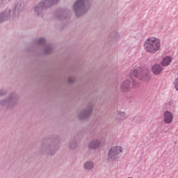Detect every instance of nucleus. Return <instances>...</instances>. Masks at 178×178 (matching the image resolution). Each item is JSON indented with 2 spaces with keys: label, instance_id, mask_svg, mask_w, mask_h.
Returning a JSON list of instances; mask_svg holds the SVG:
<instances>
[{
  "label": "nucleus",
  "instance_id": "obj_9",
  "mask_svg": "<svg viewBox=\"0 0 178 178\" xmlns=\"http://www.w3.org/2000/svg\"><path fill=\"white\" fill-rule=\"evenodd\" d=\"M98 147H99V142L98 140L92 141L89 145V147L92 149L98 148Z\"/></svg>",
  "mask_w": 178,
  "mask_h": 178
},
{
  "label": "nucleus",
  "instance_id": "obj_8",
  "mask_svg": "<svg viewBox=\"0 0 178 178\" xmlns=\"http://www.w3.org/2000/svg\"><path fill=\"white\" fill-rule=\"evenodd\" d=\"M152 72L154 74H160L162 72V67L159 64H156L152 67Z\"/></svg>",
  "mask_w": 178,
  "mask_h": 178
},
{
  "label": "nucleus",
  "instance_id": "obj_4",
  "mask_svg": "<svg viewBox=\"0 0 178 178\" xmlns=\"http://www.w3.org/2000/svg\"><path fill=\"white\" fill-rule=\"evenodd\" d=\"M120 152H122L121 147H111L108 152V161H109L110 162L114 161V159H116V155H118V154H120Z\"/></svg>",
  "mask_w": 178,
  "mask_h": 178
},
{
  "label": "nucleus",
  "instance_id": "obj_6",
  "mask_svg": "<svg viewBox=\"0 0 178 178\" xmlns=\"http://www.w3.org/2000/svg\"><path fill=\"white\" fill-rule=\"evenodd\" d=\"M164 122L165 123L169 124L173 122V115L169 111H165L164 113Z\"/></svg>",
  "mask_w": 178,
  "mask_h": 178
},
{
  "label": "nucleus",
  "instance_id": "obj_1",
  "mask_svg": "<svg viewBox=\"0 0 178 178\" xmlns=\"http://www.w3.org/2000/svg\"><path fill=\"white\" fill-rule=\"evenodd\" d=\"M144 48L146 52L155 54L161 49V40L155 37L149 38L145 41Z\"/></svg>",
  "mask_w": 178,
  "mask_h": 178
},
{
  "label": "nucleus",
  "instance_id": "obj_5",
  "mask_svg": "<svg viewBox=\"0 0 178 178\" xmlns=\"http://www.w3.org/2000/svg\"><path fill=\"white\" fill-rule=\"evenodd\" d=\"M133 86V79H127L125 81H124L121 86L120 88L122 91L126 92H127L131 88V86Z\"/></svg>",
  "mask_w": 178,
  "mask_h": 178
},
{
  "label": "nucleus",
  "instance_id": "obj_7",
  "mask_svg": "<svg viewBox=\"0 0 178 178\" xmlns=\"http://www.w3.org/2000/svg\"><path fill=\"white\" fill-rule=\"evenodd\" d=\"M172 60H173V58L171 56H165L164 58H163L161 61V65L169 66V65L172 63Z\"/></svg>",
  "mask_w": 178,
  "mask_h": 178
},
{
  "label": "nucleus",
  "instance_id": "obj_11",
  "mask_svg": "<svg viewBox=\"0 0 178 178\" xmlns=\"http://www.w3.org/2000/svg\"><path fill=\"white\" fill-rule=\"evenodd\" d=\"M2 22H3V19H0V23H2Z\"/></svg>",
  "mask_w": 178,
  "mask_h": 178
},
{
  "label": "nucleus",
  "instance_id": "obj_3",
  "mask_svg": "<svg viewBox=\"0 0 178 178\" xmlns=\"http://www.w3.org/2000/svg\"><path fill=\"white\" fill-rule=\"evenodd\" d=\"M87 2L84 1V0H78L74 4V10L75 11V13L77 17L79 16V12H83L84 9H86V4Z\"/></svg>",
  "mask_w": 178,
  "mask_h": 178
},
{
  "label": "nucleus",
  "instance_id": "obj_12",
  "mask_svg": "<svg viewBox=\"0 0 178 178\" xmlns=\"http://www.w3.org/2000/svg\"><path fill=\"white\" fill-rule=\"evenodd\" d=\"M42 41H44V39H40Z\"/></svg>",
  "mask_w": 178,
  "mask_h": 178
},
{
  "label": "nucleus",
  "instance_id": "obj_10",
  "mask_svg": "<svg viewBox=\"0 0 178 178\" xmlns=\"http://www.w3.org/2000/svg\"><path fill=\"white\" fill-rule=\"evenodd\" d=\"M94 166V164H92V163L91 162H87L85 165H84V168L86 170L88 169H92V168Z\"/></svg>",
  "mask_w": 178,
  "mask_h": 178
},
{
  "label": "nucleus",
  "instance_id": "obj_2",
  "mask_svg": "<svg viewBox=\"0 0 178 178\" xmlns=\"http://www.w3.org/2000/svg\"><path fill=\"white\" fill-rule=\"evenodd\" d=\"M148 73L149 71L147 68L139 67L132 70L130 73V76L131 77H137L138 79H140V80L147 81V79H148Z\"/></svg>",
  "mask_w": 178,
  "mask_h": 178
}]
</instances>
